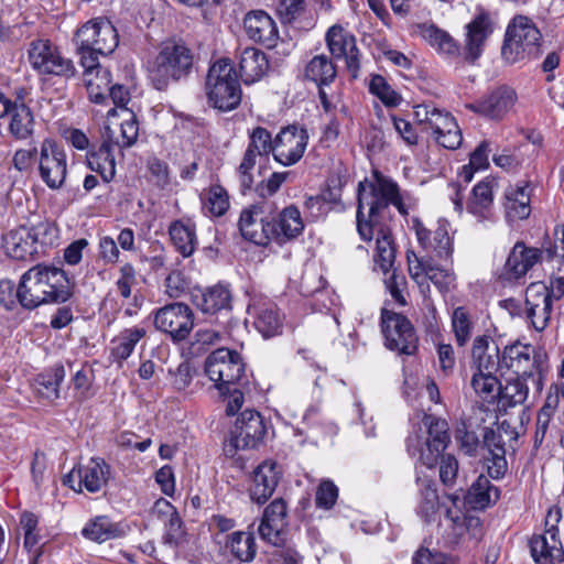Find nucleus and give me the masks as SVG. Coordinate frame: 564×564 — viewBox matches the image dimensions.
Segmentation results:
<instances>
[{"label":"nucleus","instance_id":"ddd939ff","mask_svg":"<svg viewBox=\"0 0 564 564\" xmlns=\"http://www.w3.org/2000/svg\"><path fill=\"white\" fill-rule=\"evenodd\" d=\"M424 425L427 427L429 437L425 441V447L417 449L419 436H409L408 451L414 456L420 453L419 460L427 468H434L438 462L441 453L446 448L449 442L447 423L444 420L425 415Z\"/></svg>","mask_w":564,"mask_h":564},{"label":"nucleus","instance_id":"1a4fd4ad","mask_svg":"<svg viewBox=\"0 0 564 564\" xmlns=\"http://www.w3.org/2000/svg\"><path fill=\"white\" fill-rule=\"evenodd\" d=\"M273 220V205L267 202L257 203L241 210L239 231L246 240L258 246H267L276 235V225L272 224Z\"/></svg>","mask_w":564,"mask_h":564},{"label":"nucleus","instance_id":"393cba45","mask_svg":"<svg viewBox=\"0 0 564 564\" xmlns=\"http://www.w3.org/2000/svg\"><path fill=\"white\" fill-rule=\"evenodd\" d=\"M499 183L495 177H485L477 183L467 203V212L478 221L491 220L494 216V197Z\"/></svg>","mask_w":564,"mask_h":564},{"label":"nucleus","instance_id":"4be33fe9","mask_svg":"<svg viewBox=\"0 0 564 564\" xmlns=\"http://www.w3.org/2000/svg\"><path fill=\"white\" fill-rule=\"evenodd\" d=\"M112 141L113 130L106 127L101 144L97 149H90L87 153L89 169L99 173L106 183L111 182L116 175V156L113 151L117 147Z\"/></svg>","mask_w":564,"mask_h":564},{"label":"nucleus","instance_id":"a211bd4d","mask_svg":"<svg viewBox=\"0 0 564 564\" xmlns=\"http://www.w3.org/2000/svg\"><path fill=\"white\" fill-rule=\"evenodd\" d=\"M39 171L42 181L52 189L61 188L67 175L66 153L53 139L41 143Z\"/></svg>","mask_w":564,"mask_h":564},{"label":"nucleus","instance_id":"6e6d98bb","mask_svg":"<svg viewBox=\"0 0 564 564\" xmlns=\"http://www.w3.org/2000/svg\"><path fill=\"white\" fill-rule=\"evenodd\" d=\"M553 304L552 303V292H550L549 285L544 282H533L531 283L525 292V306L527 310L540 306Z\"/></svg>","mask_w":564,"mask_h":564},{"label":"nucleus","instance_id":"69168bd1","mask_svg":"<svg viewBox=\"0 0 564 564\" xmlns=\"http://www.w3.org/2000/svg\"><path fill=\"white\" fill-rule=\"evenodd\" d=\"M305 9V0H280L278 13L284 23H291L300 17Z\"/></svg>","mask_w":564,"mask_h":564},{"label":"nucleus","instance_id":"0e129e2a","mask_svg":"<svg viewBox=\"0 0 564 564\" xmlns=\"http://www.w3.org/2000/svg\"><path fill=\"white\" fill-rule=\"evenodd\" d=\"M76 51L80 58V65L84 68V76L93 75L97 73V69H104L99 64V55H102L101 53L91 47L86 48L83 45H76Z\"/></svg>","mask_w":564,"mask_h":564},{"label":"nucleus","instance_id":"9d476101","mask_svg":"<svg viewBox=\"0 0 564 564\" xmlns=\"http://www.w3.org/2000/svg\"><path fill=\"white\" fill-rule=\"evenodd\" d=\"M29 62L40 75L73 78L77 70L72 59L64 57L48 40H35L30 44Z\"/></svg>","mask_w":564,"mask_h":564},{"label":"nucleus","instance_id":"7ed1b4c3","mask_svg":"<svg viewBox=\"0 0 564 564\" xmlns=\"http://www.w3.org/2000/svg\"><path fill=\"white\" fill-rule=\"evenodd\" d=\"M69 281L62 269L35 265L20 280L15 297L22 307L33 310L50 302H65L69 299Z\"/></svg>","mask_w":564,"mask_h":564},{"label":"nucleus","instance_id":"bf43d9fd","mask_svg":"<svg viewBox=\"0 0 564 564\" xmlns=\"http://www.w3.org/2000/svg\"><path fill=\"white\" fill-rule=\"evenodd\" d=\"M338 498V488L330 480H324L319 484L315 495V503L318 508L330 509Z\"/></svg>","mask_w":564,"mask_h":564},{"label":"nucleus","instance_id":"603ef678","mask_svg":"<svg viewBox=\"0 0 564 564\" xmlns=\"http://www.w3.org/2000/svg\"><path fill=\"white\" fill-rule=\"evenodd\" d=\"M204 208L213 216H223L229 208V197L224 187L214 185L207 193Z\"/></svg>","mask_w":564,"mask_h":564},{"label":"nucleus","instance_id":"5fc2aeb1","mask_svg":"<svg viewBox=\"0 0 564 564\" xmlns=\"http://www.w3.org/2000/svg\"><path fill=\"white\" fill-rule=\"evenodd\" d=\"M437 490L432 484H426L421 491V500L417 507V513L425 521L432 520L438 510Z\"/></svg>","mask_w":564,"mask_h":564},{"label":"nucleus","instance_id":"8fccbe9b","mask_svg":"<svg viewBox=\"0 0 564 564\" xmlns=\"http://www.w3.org/2000/svg\"><path fill=\"white\" fill-rule=\"evenodd\" d=\"M528 377L518 376L513 380H509L507 384L500 389V399L507 405L514 406L524 403L529 394V388L525 383Z\"/></svg>","mask_w":564,"mask_h":564},{"label":"nucleus","instance_id":"37998d69","mask_svg":"<svg viewBox=\"0 0 564 564\" xmlns=\"http://www.w3.org/2000/svg\"><path fill=\"white\" fill-rule=\"evenodd\" d=\"M254 327L265 338L279 335L282 330V318L276 307L274 305L260 307L256 312Z\"/></svg>","mask_w":564,"mask_h":564},{"label":"nucleus","instance_id":"c756f323","mask_svg":"<svg viewBox=\"0 0 564 564\" xmlns=\"http://www.w3.org/2000/svg\"><path fill=\"white\" fill-rule=\"evenodd\" d=\"M533 352L534 349L530 345L514 343L505 348L502 362L518 376L533 377L534 370L538 369Z\"/></svg>","mask_w":564,"mask_h":564},{"label":"nucleus","instance_id":"13d9d810","mask_svg":"<svg viewBox=\"0 0 564 564\" xmlns=\"http://www.w3.org/2000/svg\"><path fill=\"white\" fill-rule=\"evenodd\" d=\"M221 335L212 328L198 329L191 343V348L194 354L204 352L210 346H214L220 341Z\"/></svg>","mask_w":564,"mask_h":564},{"label":"nucleus","instance_id":"20e7f679","mask_svg":"<svg viewBox=\"0 0 564 564\" xmlns=\"http://www.w3.org/2000/svg\"><path fill=\"white\" fill-rule=\"evenodd\" d=\"M542 35L534 22L525 15H516L508 24L501 57L509 65L527 63L541 54Z\"/></svg>","mask_w":564,"mask_h":564},{"label":"nucleus","instance_id":"58836bf2","mask_svg":"<svg viewBox=\"0 0 564 564\" xmlns=\"http://www.w3.org/2000/svg\"><path fill=\"white\" fill-rule=\"evenodd\" d=\"M82 534L90 541L102 543L118 538L120 531L107 517L99 516L86 523Z\"/></svg>","mask_w":564,"mask_h":564},{"label":"nucleus","instance_id":"39448f33","mask_svg":"<svg viewBox=\"0 0 564 564\" xmlns=\"http://www.w3.org/2000/svg\"><path fill=\"white\" fill-rule=\"evenodd\" d=\"M206 93L213 107L220 111H230L240 105V83L228 58L218 59L210 66L206 78Z\"/></svg>","mask_w":564,"mask_h":564},{"label":"nucleus","instance_id":"49530a36","mask_svg":"<svg viewBox=\"0 0 564 564\" xmlns=\"http://www.w3.org/2000/svg\"><path fill=\"white\" fill-rule=\"evenodd\" d=\"M471 387L475 392L487 402H492L500 395L501 384L496 373L474 372Z\"/></svg>","mask_w":564,"mask_h":564},{"label":"nucleus","instance_id":"c9c22d12","mask_svg":"<svg viewBox=\"0 0 564 564\" xmlns=\"http://www.w3.org/2000/svg\"><path fill=\"white\" fill-rule=\"evenodd\" d=\"M171 240L183 257H189L196 248V232L194 226L176 220L169 228Z\"/></svg>","mask_w":564,"mask_h":564},{"label":"nucleus","instance_id":"c03bdc74","mask_svg":"<svg viewBox=\"0 0 564 564\" xmlns=\"http://www.w3.org/2000/svg\"><path fill=\"white\" fill-rule=\"evenodd\" d=\"M420 242L425 248H431L437 257L448 258L452 254V241L447 231L443 228H437L432 237L431 232L424 228L416 231Z\"/></svg>","mask_w":564,"mask_h":564},{"label":"nucleus","instance_id":"b1692460","mask_svg":"<svg viewBox=\"0 0 564 564\" xmlns=\"http://www.w3.org/2000/svg\"><path fill=\"white\" fill-rule=\"evenodd\" d=\"M516 100V91L510 87L501 86L467 107L490 119H501L512 108Z\"/></svg>","mask_w":564,"mask_h":564},{"label":"nucleus","instance_id":"4d7b16f0","mask_svg":"<svg viewBox=\"0 0 564 564\" xmlns=\"http://www.w3.org/2000/svg\"><path fill=\"white\" fill-rule=\"evenodd\" d=\"M274 141L271 139L269 131L262 127H257L250 134V143L247 150L258 155H267L273 152Z\"/></svg>","mask_w":564,"mask_h":564},{"label":"nucleus","instance_id":"6ab92c4d","mask_svg":"<svg viewBox=\"0 0 564 564\" xmlns=\"http://www.w3.org/2000/svg\"><path fill=\"white\" fill-rule=\"evenodd\" d=\"M3 110L0 118L7 120L10 135L19 141L28 140L34 132V116L21 98L11 100L0 93Z\"/></svg>","mask_w":564,"mask_h":564},{"label":"nucleus","instance_id":"052dcab7","mask_svg":"<svg viewBox=\"0 0 564 564\" xmlns=\"http://www.w3.org/2000/svg\"><path fill=\"white\" fill-rule=\"evenodd\" d=\"M408 270L410 276L419 284H426V272L431 264L420 259L413 250L406 251Z\"/></svg>","mask_w":564,"mask_h":564},{"label":"nucleus","instance_id":"774afa93","mask_svg":"<svg viewBox=\"0 0 564 564\" xmlns=\"http://www.w3.org/2000/svg\"><path fill=\"white\" fill-rule=\"evenodd\" d=\"M553 304L534 306L527 310V316L536 332H542L549 325Z\"/></svg>","mask_w":564,"mask_h":564},{"label":"nucleus","instance_id":"6e6552de","mask_svg":"<svg viewBox=\"0 0 564 564\" xmlns=\"http://www.w3.org/2000/svg\"><path fill=\"white\" fill-rule=\"evenodd\" d=\"M414 117L423 130L431 132L443 148L455 150L462 144V131L449 112L421 104L414 107Z\"/></svg>","mask_w":564,"mask_h":564},{"label":"nucleus","instance_id":"5701e85b","mask_svg":"<svg viewBox=\"0 0 564 564\" xmlns=\"http://www.w3.org/2000/svg\"><path fill=\"white\" fill-rule=\"evenodd\" d=\"M285 527L286 505L282 499H275L264 509L258 533L263 541L279 545L283 542Z\"/></svg>","mask_w":564,"mask_h":564},{"label":"nucleus","instance_id":"f3484780","mask_svg":"<svg viewBox=\"0 0 564 564\" xmlns=\"http://www.w3.org/2000/svg\"><path fill=\"white\" fill-rule=\"evenodd\" d=\"M109 477V465L101 458H90L86 464L75 466L64 477L63 482L76 492L84 489L98 492L107 485Z\"/></svg>","mask_w":564,"mask_h":564},{"label":"nucleus","instance_id":"864d4df0","mask_svg":"<svg viewBox=\"0 0 564 564\" xmlns=\"http://www.w3.org/2000/svg\"><path fill=\"white\" fill-rule=\"evenodd\" d=\"M196 369L188 360H183L175 368L169 369V380L172 387L177 391H183L189 387Z\"/></svg>","mask_w":564,"mask_h":564},{"label":"nucleus","instance_id":"4468645a","mask_svg":"<svg viewBox=\"0 0 564 564\" xmlns=\"http://www.w3.org/2000/svg\"><path fill=\"white\" fill-rule=\"evenodd\" d=\"M382 333L386 345L391 350L412 355L417 347V336L411 322L402 314L388 310L381 313Z\"/></svg>","mask_w":564,"mask_h":564},{"label":"nucleus","instance_id":"e433bc0d","mask_svg":"<svg viewBox=\"0 0 564 564\" xmlns=\"http://www.w3.org/2000/svg\"><path fill=\"white\" fill-rule=\"evenodd\" d=\"M231 294L224 285H214L200 295V300L196 301L197 307L208 314H215L218 311L230 307Z\"/></svg>","mask_w":564,"mask_h":564},{"label":"nucleus","instance_id":"9b49d317","mask_svg":"<svg viewBox=\"0 0 564 564\" xmlns=\"http://www.w3.org/2000/svg\"><path fill=\"white\" fill-rule=\"evenodd\" d=\"M245 371L240 355L227 348L213 351L205 362V372L220 393L229 392Z\"/></svg>","mask_w":564,"mask_h":564},{"label":"nucleus","instance_id":"2f4dec72","mask_svg":"<svg viewBox=\"0 0 564 564\" xmlns=\"http://www.w3.org/2000/svg\"><path fill=\"white\" fill-rule=\"evenodd\" d=\"M530 191L525 182L510 185L505 192V212L509 220L525 219L530 216Z\"/></svg>","mask_w":564,"mask_h":564},{"label":"nucleus","instance_id":"f704fd0d","mask_svg":"<svg viewBox=\"0 0 564 564\" xmlns=\"http://www.w3.org/2000/svg\"><path fill=\"white\" fill-rule=\"evenodd\" d=\"M499 490L490 480L480 475L468 489L466 501L473 509H486L499 499Z\"/></svg>","mask_w":564,"mask_h":564},{"label":"nucleus","instance_id":"a19ab883","mask_svg":"<svg viewBox=\"0 0 564 564\" xmlns=\"http://www.w3.org/2000/svg\"><path fill=\"white\" fill-rule=\"evenodd\" d=\"M227 547L241 562H251L256 554L254 536L250 532L237 531L228 536Z\"/></svg>","mask_w":564,"mask_h":564},{"label":"nucleus","instance_id":"338daca9","mask_svg":"<svg viewBox=\"0 0 564 564\" xmlns=\"http://www.w3.org/2000/svg\"><path fill=\"white\" fill-rule=\"evenodd\" d=\"M258 154L252 153L251 150H246L242 161L238 167L240 184L243 189H250L253 184V176L251 171L257 163Z\"/></svg>","mask_w":564,"mask_h":564},{"label":"nucleus","instance_id":"7c9ffc66","mask_svg":"<svg viewBox=\"0 0 564 564\" xmlns=\"http://www.w3.org/2000/svg\"><path fill=\"white\" fill-rule=\"evenodd\" d=\"M239 70L245 84L260 80L269 69L265 54L256 47H246L239 54Z\"/></svg>","mask_w":564,"mask_h":564},{"label":"nucleus","instance_id":"f03ea898","mask_svg":"<svg viewBox=\"0 0 564 564\" xmlns=\"http://www.w3.org/2000/svg\"><path fill=\"white\" fill-rule=\"evenodd\" d=\"M466 30L463 52L459 43L447 31L435 24L421 23L416 25L415 32L438 54L452 59L463 55L465 61L474 63L481 55L485 42L492 32L489 14L480 12L466 25Z\"/></svg>","mask_w":564,"mask_h":564},{"label":"nucleus","instance_id":"bb28decb","mask_svg":"<svg viewBox=\"0 0 564 564\" xmlns=\"http://www.w3.org/2000/svg\"><path fill=\"white\" fill-rule=\"evenodd\" d=\"M281 471L274 462H263L253 473V485L250 488V498L257 503H264L274 492Z\"/></svg>","mask_w":564,"mask_h":564},{"label":"nucleus","instance_id":"cd10ccee","mask_svg":"<svg viewBox=\"0 0 564 564\" xmlns=\"http://www.w3.org/2000/svg\"><path fill=\"white\" fill-rule=\"evenodd\" d=\"M471 360L475 372L496 373L502 358H500L498 345L489 336L482 335L474 340Z\"/></svg>","mask_w":564,"mask_h":564},{"label":"nucleus","instance_id":"423d86ee","mask_svg":"<svg viewBox=\"0 0 564 564\" xmlns=\"http://www.w3.org/2000/svg\"><path fill=\"white\" fill-rule=\"evenodd\" d=\"M192 65L193 55L189 48L184 43L167 41L149 64L150 78L155 88L162 90L171 80L186 76Z\"/></svg>","mask_w":564,"mask_h":564},{"label":"nucleus","instance_id":"4c0bfd02","mask_svg":"<svg viewBox=\"0 0 564 564\" xmlns=\"http://www.w3.org/2000/svg\"><path fill=\"white\" fill-rule=\"evenodd\" d=\"M305 76L321 87L335 79L336 67L326 55H316L306 65Z\"/></svg>","mask_w":564,"mask_h":564},{"label":"nucleus","instance_id":"de8ad7c7","mask_svg":"<svg viewBox=\"0 0 564 564\" xmlns=\"http://www.w3.org/2000/svg\"><path fill=\"white\" fill-rule=\"evenodd\" d=\"M65 378L63 366H55L51 373L41 375L36 379L37 392L47 400H56L59 397V386Z\"/></svg>","mask_w":564,"mask_h":564},{"label":"nucleus","instance_id":"3c124183","mask_svg":"<svg viewBox=\"0 0 564 564\" xmlns=\"http://www.w3.org/2000/svg\"><path fill=\"white\" fill-rule=\"evenodd\" d=\"M369 90L388 107H397L402 100L401 96L391 88L381 75H375L371 78Z\"/></svg>","mask_w":564,"mask_h":564},{"label":"nucleus","instance_id":"72a5a7b5","mask_svg":"<svg viewBox=\"0 0 564 564\" xmlns=\"http://www.w3.org/2000/svg\"><path fill=\"white\" fill-rule=\"evenodd\" d=\"M272 224L276 225V235L273 240L283 243L299 237L304 230V223L299 208L294 205L285 207Z\"/></svg>","mask_w":564,"mask_h":564},{"label":"nucleus","instance_id":"e2e57ef3","mask_svg":"<svg viewBox=\"0 0 564 564\" xmlns=\"http://www.w3.org/2000/svg\"><path fill=\"white\" fill-rule=\"evenodd\" d=\"M431 281L442 292H447L454 286L455 275L449 270L431 265L426 272V282Z\"/></svg>","mask_w":564,"mask_h":564},{"label":"nucleus","instance_id":"0eeeda50","mask_svg":"<svg viewBox=\"0 0 564 564\" xmlns=\"http://www.w3.org/2000/svg\"><path fill=\"white\" fill-rule=\"evenodd\" d=\"M57 229L48 223L18 226L3 236L6 253L17 260H26L39 253V247L52 245Z\"/></svg>","mask_w":564,"mask_h":564},{"label":"nucleus","instance_id":"412c9836","mask_svg":"<svg viewBox=\"0 0 564 564\" xmlns=\"http://www.w3.org/2000/svg\"><path fill=\"white\" fill-rule=\"evenodd\" d=\"M326 43L334 57L346 59L348 72L357 78L360 65L355 36L340 25H333L326 33Z\"/></svg>","mask_w":564,"mask_h":564},{"label":"nucleus","instance_id":"2eb2a0df","mask_svg":"<svg viewBox=\"0 0 564 564\" xmlns=\"http://www.w3.org/2000/svg\"><path fill=\"white\" fill-rule=\"evenodd\" d=\"M75 45L95 48L102 55L111 54L119 44L116 28L106 19H93L83 24L75 33Z\"/></svg>","mask_w":564,"mask_h":564},{"label":"nucleus","instance_id":"dca6fc26","mask_svg":"<svg viewBox=\"0 0 564 564\" xmlns=\"http://www.w3.org/2000/svg\"><path fill=\"white\" fill-rule=\"evenodd\" d=\"M154 325L158 330L167 334L172 340H184L194 327V313L183 303H172L154 313Z\"/></svg>","mask_w":564,"mask_h":564},{"label":"nucleus","instance_id":"f8f14e48","mask_svg":"<svg viewBox=\"0 0 564 564\" xmlns=\"http://www.w3.org/2000/svg\"><path fill=\"white\" fill-rule=\"evenodd\" d=\"M265 432V424L260 413L254 410H245L230 430L225 445L226 454L234 456L237 451L257 448L263 442Z\"/></svg>","mask_w":564,"mask_h":564},{"label":"nucleus","instance_id":"09e8293b","mask_svg":"<svg viewBox=\"0 0 564 564\" xmlns=\"http://www.w3.org/2000/svg\"><path fill=\"white\" fill-rule=\"evenodd\" d=\"M452 328L458 346H465L473 334L474 323L464 307H456L452 315Z\"/></svg>","mask_w":564,"mask_h":564},{"label":"nucleus","instance_id":"aec40b11","mask_svg":"<svg viewBox=\"0 0 564 564\" xmlns=\"http://www.w3.org/2000/svg\"><path fill=\"white\" fill-rule=\"evenodd\" d=\"M307 140L305 129L294 126L282 129L274 140V159L285 166L295 164L303 156Z\"/></svg>","mask_w":564,"mask_h":564},{"label":"nucleus","instance_id":"680f3d73","mask_svg":"<svg viewBox=\"0 0 564 564\" xmlns=\"http://www.w3.org/2000/svg\"><path fill=\"white\" fill-rule=\"evenodd\" d=\"M163 522L165 525V532L163 535L164 543L170 546L177 545L185 535V530L178 512Z\"/></svg>","mask_w":564,"mask_h":564},{"label":"nucleus","instance_id":"473e14b6","mask_svg":"<svg viewBox=\"0 0 564 564\" xmlns=\"http://www.w3.org/2000/svg\"><path fill=\"white\" fill-rule=\"evenodd\" d=\"M543 251L538 248H527L518 242L512 248L506 262L507 272L514 279H519L542 259Z\"/></svg>","mask_w":564,"mask_h":564},{"label":"nucleus","instance_id":"79ce46f5","mask_svg":"<svg viewBox=\"0 0 564 564\" xmlns=\"http://www.w3.org/2000/svg\"><path fill=\"white\" fill-rule=\"evenodd\" d=\"M89 99L102 104L111 89V76L108 69H97L93 75L84 76Z\"/></svg>","mask_w":564,"mask_h":564},{"label":"nucleus","instance_id":"c85d7f7f","mask_svg":"<svg viewBox=\"0 0 564 564\" xmlns=\"http://www.w3.org/2000/svg\"><path fill=\"white\" fill-rule=\"evenodd\" d=\"M530 550L538 564H554L564 561V550L557 534L534 535L530 540Z\"/></svg>","mask_w":564,"mask_h":564},{"label":"nucleus","instance_id":"ea45409f","mask_svg":"<svg viewBox=\"0 0 564 564\" xmlns=\"http://www.w3.org/2000/svg\"><path fill=\"white\" fill-rule=\"evenodd\" d=\"M145 336L143 327H132L122 330L117 338L113 339L111 350L112 357L119 362L129 358L135 345Z\"/></svg>","mask_w":564,"mask_h":564},{"label":"nucleus","instance_id":"f257e3e1","mask_svg":"<svg viewBox=\"0 0 564 564\" xmlns=\"http://www.w3.org/2000/svg\"><path fill=\"white\" fill-rule=\"evenodd\" d=\"M393 205L400 214L408 210L402 202L398 185L391 180L377 177L376 182H360L358 185L357 232L365 242L375 240L372 259L376 268L387 276L384 284L391 296L401 305L405 300L401 292L403 276L395 274L397 246L389 226L380 220L379 213Z\"/></svg>","mask_w":564,"mask_h":564},{"label":"nucleus","instance_id":"a878e982","mask_svg":"<svg viewBox=\"0 0 564 564\" xmlns=\"http://www.w3.org/2000/svg\"><path fill=\"white\" fill-rule=\"evenodd\" d=\"M243 28L248 37L268 47H274L279 31L273 19L263 10L250 11L243 19Z\"/></svg>","mask_w":564,"mask_h":564},{"label":"nucleus","instance_id":"a18cd8bd","mask_svg":"<svg viewBox=\"0 0 564 564\" xmlns=\"http://www.w3.org/2000/svg\"><path fill=\"white\" fill-rule=\"evenodd\" d=\"M139 137V123L135 115L124 109L122 110V121L120 123V134L113 131L112 143L120 149L132 147Z\"/></svg>","mask_w":564,"mask_h":564}]
</instances>
